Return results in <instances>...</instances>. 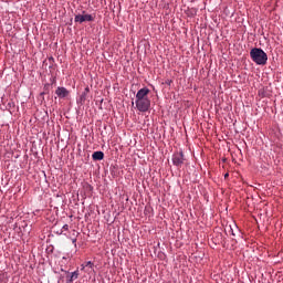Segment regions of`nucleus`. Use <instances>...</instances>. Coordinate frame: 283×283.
<instances>
[{
  "label": "nucleus",
  "instance_id": "f257e3e1",
  "mask_svg": "<svg viewBox=\"0 0 283 283\" xmlns=\"http://www.w3.org/2000/svg\"><path fill=\"white\" fill-rule=\"evenodd\" d=\"M250 57L256 65H266V62L269 61V55H266V52L259 48L251 49Z\"/></svg>",
  "mask_w": 283,
  "mask_h": 283
},
{
  "label": "nucleus",
  "instance_id": "f03ea898",
  "mask_svg": "<svg viewBox=\"0 0 283 283\" xmlns=\"http://www.w3.org/2000/svg\"><path fill=\"white\" fill-rule=\"evenodd\" d=\"M135 105L138 112H149V108L151 107V99H135Z\"/></svg>",
  "mask_w": 283,
  "mask_h": 283
},
{
  "label": "nucleus",
  "instance_id": "7ed1b4c3",
  "mask_svg": "<svg viewBox=\"0 0 283 283\" xmlns=\"http://www.w3.org/2000/svg\"><path fill=\"white\" fill-rule=\"evenodd\" d=\"M172 165H175V167H182V165H185V154L182 151L172 155Z\"/></svg>",
  "mask_w": 283,
  "mask_h": 283
},
{
  "label": "nucleus",
  "instance_id": "20e7f679",
  "mask_svg": "<svg viewBox=\"0 0 283 283\" xmlns=\"http://www.w3.org/2000/svg\"><path fill=\"white\" fill-rule=\"evenodd\" d=\"M149 92L150 91L147 87L140 88L136 94L135 101H143V99L149 98Z\"/></svg>",
  "mask_w": 283,
  "mask_h": 283
},
{
  "label": "nucleus",
  "instance_id": "39448f33",
  "mask_svg": "<svg viewBox=\"0 0 283 283\" xmlns=\"http://www.w3.org/2000/svg\"><path fill=\"white\" fill-rule=\"evenodd\" d=\"M85 21H94V17L92 14H77L75 15V23H85Z\"/></svg>",
  "mask_w": 283,
  "mask_h": 283
},
{
  "label": "nucleus",
  "instance_id": "423d86ee",
  "mask_svg": "<svg viewBox=\"0 0 283 283\" xmlns=\"http://www.w3.org/2000/svg\"><path fill=\"white\" fill-rule=\"evenodd\" d=\"M55 94L56 96H59L60 98H67V96H70V91H67V88L63 87V86H59L55 90Z\"/></svg>",
  "mask_w": 283,
  "mask_h": 283
},
{
  "label": "nucleus",
  "instance_id": "0eeeda50",
  "mask_svg": "<svg viewBox=\"0 0 283 283\" xmlns=\"http://www.w3.org/2000/svg\"><path fill=\"white\" fill-rule=\"evenodd\" d=\"M88 94H90V86H86L80 96V103H82V105L85 103V101H87Z\"/></svg>",
  "mask_w": 283,
  "mask_h": 283
},
{
  "label": "nucleus",
  "instance_id": "6e6552de",
  "mask_svg": "<svg viewBox=\"0 0 283 283\" xmlns=\"http://www.w3.org/2000/svg\"><path fill=\"white\" fill-rule=\"evenodd\" d=\"M93 160H103L105 158V154L103 151H95L92 155Z\"/></svg>",
  "mask_w": 283,
  "mask_h": 283
},
{
  "label": "nucleus",
  "instance_id": "1a4fd4ad",
  "mask_svg": "<svg viewBox=\"0 0 283 283\" xmlns=\"http://www.w3.org/2000/svg\"><path fill=\"white\" fill-rule=\"evenodd\" d=\"M69 277V282H74V280H78V270L74 271Z\"/></svg>",
  "mask_w": 283,
  "mask_h": 283
},
{
  "label": "nucleus",
  "instance_id": "9d476101",
  "mask_svg": "<svg viewBox=\"0 0 283 283\" xmlns=\"http://www.w3.org/2000/svg\"><path fill=\"white\" fill-rule=\"evenodd\" d=\"M85 266H88V269H94V263L92 261H87L85 264H82V271H85Z\"/></svg>",
  "mask_w": 283,
  "mask_h": 283
},
{
  "label": "nucleus",
  "instance_id": "9b49d317",
  "mask_svg": "<svg viewBox=\"0 0 283 283\" xmlns=\"http://www.w3.org/2000/svg\"><path fill=\"white\" fill-rule=\"evenodd\" d=\"M62 229H63V231H69V230H70V226H69V224H64V226L62 227Z\"/></svg>",
  "mask_w": 283,
  "mask_h": 283
},
{
  "label": "nucleus",
  "instance_id": "f8f14e48",
  "mask_svg": "<svg viewBox=\"0 0 283 283\" xmlns=\"http://www.w3.org/2000/svg\"><path fill=\"white\" fill-rule=\"evenodd\" d=\"M167 85H171V81L167 80L166 81Z\"/></svg>",
  "mask_w": 283,
  "mask_h": 283
},
{
  "label": "nucleus",
  "instance_id": "ddd939ff",
  "mask_svg": "<svg viewBox=\"0 0 283 283\" xmlns=\"http://www.w3.org/2000/svg\"><path fill=\"white\" fill-rule=\"evenodd\" d=\"M227 178H229V172H227L226 175H224V179L227 180Z\"/></svg>",
  "mask_w": 283,
  "mask_h": 283
},
{
  "label": "nucleus",
  "instance_id": "4468645a",
  "mask_svg": "<svg viewBox=\"0 0 283 283\" xmlns=\"http://www.w3.org/2000/svg\"><path fill=\"white\" fill-rule=\"evenodd\" d=\"M72 242H73V244H76V239H73Z\"/></svg>",
  "mask_w": 283,
  "mask_h": 283
},
{
  "label": "nucleus",
  "instance_id": "2eb2a0df",
  "mask_svg": "<svg viewBox=\"0 0 283 283\" xmlns=\"http://www.w3.org/2000/svg\"><path fill=\"white\" fill-rule=\"evenodd\" d=\"M66 283H72V282H70V280H67V282Z\"/></svg>",
  "mask_w": 283,
  "mask_h": 283
}]
</instances>
